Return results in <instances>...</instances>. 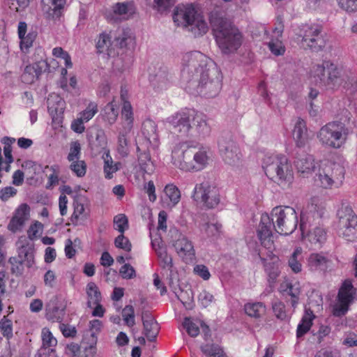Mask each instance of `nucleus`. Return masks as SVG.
I'll use <instances>...</instances> for the list:
<instances>
[{
	"instance_id": "50",
	"label": "nucleus",
	"mask_w": 357,
	"mask_h": 357,
	"mask_svg": "<svg viewBox=\"0 0 357 357\" xmlns=\"http://www.w3.org/2000/svg\"><path fill=\"white\" fill-rule=\"evenodd\" d=\"M97 112V105L91 102L89 104L86 108L79 114L80 116L79 118L82 119L84 122H87L90 119H91Z\"/></svg>"
},
{
	"instance_id": "48",
	"label": "nucleus",
	"mask_w": 357,
	"mask_h": 357,
	"mask_svg": "<svg viewBox=\"0 0 357 357\" xmlns=\"http://www.w3.org/2000/svg\"><path fill=\"white\" fill-rule=\"evenodd\" d=\"M113 162L112 160V158L109 155V153L106 154V158H105V165H104V172L105 173V177L107 178H112V174L116 172L119 169V163H116L112 165Z\"/></svg>"
},
{
	"instance_id": "37",
	"label": "nucleus",
	"mask_w": 357,
	"mask_h": 357,
	"mask_svg": "<svg viewBox=\"0 0 357 357\" xmlns=\"http://www.w3.org/2000/svg\"><path fill=\"white\" fill-rule=\"evenodd\" d=\"M327 259L317 253L310 255L308 264L312 270H324L326 268Z\"/></svg>"
},
{
	"instance_id": "13",
	"label": "nucleus",
	"mask_w": 357,
	"mask_h": 357,
	"mask_svg": "<svg viewBox=\"0 0 357 357\" xmlns=\"http://www.w3.org/2000/svg\"><path fill=\"white\" fill-rule=\"evenodd\" d=\"M299 36L302 38L303 46L312 52L321 51L326 45V36L322 33V29L317 25L303 26L301 29Z\"/></svg>"
},
{
	"instance_id": "34",
	"label": "nucleus",
	"mask_w": 357,
	"mask_h": 357,
	"mask_svg": "<svg viewBox=\"0 0 357 357\" xmlns=\"http://www.w3.org/2000/svg\"><path fill=\"white\" fill-rule=\"evenodd\" d=\"M138 162L141 170L144 173L150 174L153 172L154 165L149 151H144L138 155Z\"/></svg>"
},
{
	"instance_id": "54",
	"label": "nucleus",
	"mask_w": 357,
	"mask_h": 357,
	"mask_svg": "<svg viewBox=\"0 0 357 357\" xmlns=\"http://www.w3.org/2000/svg\"><path fill=\"white\" fill-rule=\"evenodd\" d=\"M122 316L123 320L128 326H132L135 324V311L134 307L132 305H126L123 311Z\"/></svg>"
},
{
	"instance_id": "39",
	"label": "nucleus",
	"mask_w": 357,
	"mask_h": 357,
	"mask_svg": "<svg viewBox=\"0 0 357 357\" xmlns=\"http://www.w3.org/2000/svg\"><path fill=\"white\" fill-rule=\"evenodd\" d=\"M310 226L307 225L306 230L305 231V233H307L309 241L312 243H322L325 241L326 238V233L325 230L320 227H315L313 231H309L308 227Z\"/></svg>"
},
{
	"instance_id": "47",
	"label": "nucleus",
	"mask_w": 357,
	"mask_h": 357,
	"mask_svg": "<svg viewBox=\"0 0 357 357\" xmlns=\"http://www.w3.org/2000/svg\"><path fill=\"white\" fill-rule=\"evenodd\" d=\"M114 229L118 230L121 234H123L126 229L128 228V220L126 215L119 214L114 218Z\"/></svg>"
},
{
	"instance_id": "41",
	"label": "nucleus",
	"mask_w": 357,
	"mask_h": 357,
	"mask_svg": "<svg viewBox=\"0 0 357 357\" xmlns=\"http://www.w3.org/2000/svg\"><path fill=\"white\" fill-rule=\"evenodd\" d=\"M122 118L126 121L127 127L125 130L130 132L133 123V113L132 109V106L130 103L128 101H125L123 105L122 111H121Z\"/></svg>"
},
{
	"instance_id": "6",
	"label": "nucleus",
	"mask_w": 357,
	"mask_h": 357,
	"mask_svg": "<svg viewBox=\"0 0 357 357\" xmlns=\"http://www.w3.org/2000/svg\"><path fill=\"white\" fill-rule=\"evenodd\" d=\"M176 151L173 152L174 163L181 169L198 172L203 169L210 160L208 149L206 147H188L176 158Z\"/></svg>"
},
{
	"instance_id": "22",
	"label": "nucleus",
	"mask_w": 357,
	"mask_h": 357,
	"mask_svg": "<svg viewBox=\"0 0 357 357\" xmlns=\"http://www.w3.org/2000/svg\"><path fill=\"white\" fill-rule=\"evenodd\" d=\"M294 163L298 172L303 174L304 176L312 173L315 169L313 156L304 152L297 153Z\"/></svg>"
},
{
	"instance_id": "59",
	"label": "nucleus",
	"mask_w": 357,
	"mask_h": 357,
	"mask_svg": "<svg viewBox=\"0 0 357 357\" xmlns=\"http://www.w3.org/2000/svg\"><path fill=\"white\" fill-rule=\"evenodd\" d=\"M176 0H153L154 8L158 12H164L172 8Z\"/></svg>"
},
{
	"instance_id": "64",
	"label": "nucleus",
	"mask_w": 357,
	"mask_h": 357,
	"mask_svg": "<svg viewBox=\"0 0 357 357\" xmlns=\"http://www.w3.org/2000/svg\"><path fill=\"white\" fill-rule=\"evenodd\" d=\"M213 296L206 290L202 291L198 296L199 301L204 307H208L213 302Z\"/></svg>"
},
{
	"instance_id": "16",
	"label": "nucleus",
	"mask_w": 357,
	"mask_h": 357,
	"mask_svg": "<svg viewBox=\"0 0 357 357\" xmlns=\"http://www.w3.org/2000/svg\"><path fill=\"white\" fill-rule=\"evenodd\" d=\"M169 235L172 245L179 257L186 261L191 260L195 256L192 243L176 228L169 230Z\"/></svg>"
},
{
	"instance_id": "10",
	"label": "nucleus",
	"mask_w": 357,
	"mask_h": 357,
	"mask_svg": "<svg viewBox=\"0 0 357 357\" xmlns=\"http://www.w3.org/2000/svg\"><path fill=\"white\" fill-rule=\"evenodd\" d=\"M218 149L223 161L231 167H238L242 162V154L229 133L222 134L218 139Z\"/></svg>"
},
{
	"instance_id": "21",
	"label": "nucleus",
	"mask_w": 357,
	"mask_h": 357,
	"mask_svg": "<svg viewBox=\"0 0 357 357\" xmlns=\"http://www.w3.org/2000/svg\"><path fill=\"white\" fill-rule=\"evenodd\" d=\"M22 238V237L17 242L19 245L17 257L22 259L28 268H31L34 264V247L33 243L28 242L25 238L23 243Z\"/></svg>"
},
{
	"instance_id": "11",
	"label": "nucleus",
	"mask_w": 357,
	"mask_h": 357,
	"mask_svg": "<svg viewBox=\"0 0 357 357\" xmlns=\"http://www.w3.org/2000/svg\"><path fill=\"white\" fill-rule=\"evenodd\" d=\"M194 109H186L172 114L165 119L168 128L174 134L188 137L192 129V118Z\"/></svg>"
},
{
	"instance_id": "42",
	"label": "nucleus",
	"mask_w": 357,
	"mask_h": 357,
	"mask_svg": "<svg viewBox=\"0 0 357 357\" xmlns=\"http://www.w3.org/2000/svg\"><path fill=\"white\" fill-rule=\"evenodd\" d=\"M166 196L169 199L172 206L177 204L181 199V192L174 184H167L164 190Z\"/></svg>"
},
{
	"instance_id": "63",
	"label": "nucleus",
	"mask_w": 357,
	"mask_h": 357,
	"mask_svg": "<svg viewBox=\"0 0 357 357\" xmlns=\"http://www.w3.org/2000/svg\"><path fill=\"white\" fill-rule=\"evenodd\" d=\"M119 273L123 279H132L136 276L135 270L130 264L123 265Z\"/></svg>"
},
{
	"instance_id": "15",
	"label": "nucleus",
	"mask_w": 357,
	"mask_h": 357,
	"mask_svg": "<svg viewBox=\"0 0 357 357\" xmlns=\"http://www.w3.org/2000/svg\"><path fill=\"white\" fill-rule=\"evenodd\" d=\"M356 295V289L349 280H345L339 289L337 302L333 307V314L342 317L349 310V305L353 303Z\"/></svg>"
},
{
	"instance_id": "56",
	"label": "nucleus",
	"mask_w": 357,
	"mask_h": 357,
	"mask_svg": "<svg viewBox=\"0 0 357 357\" xmlns=\"http://www.w3.org/2000/svg\"><path fill=\"white\" fill-rule=\"evenodd\" d=\"M114 245L116 248L130 252L132 248V244L129 239L123 234L119 235L114 240Z\"/></svg>"
},
{
	"instance_id": "2",
	"label": "nucleus",
	"mask_w": 357,
	"mask_h": 357,
	"mask_svg": "<svg viewBox=\"0 0 357 357\" xmlns=\"http://www.w3.org/2000/svg\"><path fill=\"white\" fill-rule=\"evenodd\" d=\"M210 22L218 47L225 54L234 53L242 44V34L226 18L218 13H212Z\"/></svg>"
},
{
	"instance_id": "25",
	"label": "nucleus",
	"mask_w": 357,
	"mask_h": 357,
	"mask_svg": "<svg viewBox=\"0 0 357 357\" xmlns=\"http://www.w3.org/2000/svg\"><path fill=\"white\" fill-rule=\"evenodd\" d=\"M293 136L298 147H303L307 143L309 137L306 123L302 119H297L293 130Z\"/></svg>"
},
{
	"instance_id": "43",
	"label": "nucleus",
	"mask_w": 357,
	"mask_h": 357,
	"mask_svg": "<svg viewBox=\"0 0 357 357\" xmlns=\"http://www.w3.org/2000/svg\"><path fill=\"white\" fill-rule=\"evenodd\" d=\"M264 269L268 275L269 283H274L280 274L277 263L275 261L266 262L264 264Z\"/></svg>"
},
{
	"instance_id": "24",
	"label": "nucleus",
	"mask_w": 357,
	"mask_h": 357,
	"mask_svg": "<svg viewBox=\"0 0 357 357\" xmlns=\"http://www.w3.org/2000/svg\"><path fill=\"white\" fill-rule=\"evenodd\" d=\"M43 10L52 20L59 19L66 4V0H42Z\"/></svg>"
},
{
	"instance_id": "29",
	"label": "nucleus",
	"mask_w": 357,
	"mask_h": 357,
	"mask_svg": "<svg viewBox=\"0 0 357 357\" xmlns=\"http://www.w3.org/2000/svg\"><path fill=\"white\" fill-rule=\"evenodd\" d=\"M326 172L329 174L333 183H342L344 177V168L338 163H329L325 166Z\"/></svg>"
},
{
	"instance_id": "20",
	"label": "nucleus",
	"mask_w": 357,
	"mask_h": 357,
	"mask_svg": "<svg viewBox=\"0 0 357 357\" xmlns=\"http://www.w3.org/2000/svg\"><path fill=\"white\" fill-rule=\"evenodd\" d=\"M192 118V126L195 129L197 135L199 137L205 138L209 136L211 128L208 122L207 116L201 113L194 110V114Z\"/></svg>"
},
{
	"instance_id": "60",
	"label": "nucleus",
	"mask_w": 357,
	"mask_h": 357,
	"mask_svg": "<svg viewBox=\"0 0 357 357\" xmlns=\"http://www.w3.org/2000/svg\"><path fill=\"white\" fill-rule=\"evenodd\" d=\"M301 254V251L296 249L290 257L288 264L289 267L294 273H299L301 271V264L297 259V256Z\"/></svg>"
},
{
	"instance_id": "32",
	"label": "nucleus",
	"mask_w": 357,
	"mask_h": 357,
	"mask_svg": "<svg viewBox=\"0 0 357 357\" xmlns=\"http://www.w3.org/2000/svg\"><path fill=\"white\" fill-rule=\"evenodd\" d=\"M314 318L312 311L310 310H305V314L302 318L301 322L298 324L296 331L298 337H301L305 334L312 326V321Z\"/></svg>"
},
{
	"instance_id": "27",
	"label": "nucleus",
	"mask_w": 357,
	"mask_h": 357,
	"mask_svg": "<svg viewBox=\"0 0 357 357\" xmlns=\"http://www.w3.org/2000/svg\"><path fill=\"white\" fill-rule=\"evenodd\" d=\"M86 292L88 297L87 306L90 308L93 307L95 304L101 302V293L93 282H90L86 285Z\"/></svg>"
},
{
	"instance_id": "45",
	"label": "nucleus",
	"mask_w": 357,
	"mask_h": 357,
	"mask_svg": "<svg viewBox=\"0 0 357 357\" xmlns=\"http://www.w3.org/2000/svg\"><path fill=\"white\" fill-rule=\"evenodd\" d=\"M159 259L161 260V266L162 268H167L169 271L172 270L173 259L171 255H169L167 250L164 248H155Z\"/></svg>"
},
{
	"instance_id": "44",
	"label": "nucleus",
	"mask_w": 357,
	"mask_h": 357,
	"mask_svg": "<svg viewBox=\"0 0 357 357\" xmlns=\"http://www.w3.org/2000/svg\"><path fill=\"white\" fill-rule=\"evenodd\" d=\"M128 132L127 130L125 132H120L118 138V146L117 150L119 153L122 157H126L129 153L128 140L126 137V133Z\"/></svg>"
},
{
	"instance_id": "53",
	"label": "nucleus",
	"mask_w": 357,
	"mask_h": 357,
	"mask_svg": "<svg viewBox=\"0 0 357 357\" xmlns=\"http://www.w3.org/2000/svg\"><path fill=\"white\" fill-rule=\"evenodd\" d=\"M70 169L79 177L85 175L86 171V165L83 160H74L70 165Z\"/></svg>"
},
{
	"instance_id": "23",
	"label": "nucleus",
	"mask_w": 357,
	"mask_h": 357,
	"mask_svg": "<svg viewBox=\"0 0 357 357\" xmlns=\"http://www.w3.org/2000/svg\"><path fill=\"white\" fill-rule=\"evenodd\" d=\"M275 222L272 220L271 215L268 214H262L261 216L260 223L257 229V235L261 244L265 243L272 236L273 229H275Z\"/></svg>"
},
{
	"instance_id": "17",
	"label": "nucleus",
	"mask_w": 357,
	"mask_h": 357,
	"mask_svg": "<svg viewBox=\"0 0 357 357\" xmlns=\"http://www.w3.org/2000/svg\"><path fill=\"white\" fill-rule=\"evenodd\" d=\"M66 305L61 299L53 296L45 306V317L52 322L61 323L65 315Z\"/></svg>"
},
{
	"instance_id": "52",
	"label": "nucleus",
	"mask_w": 357,
	"mask_h": 357,
	"mask_svg": "<svg viewBox=\"0 0 357 357\" xmlns=\"http://www.w3.org/2000/svg\"><path fill=\"white\" fill-rule=\"evenodd\" d=\"M272 309L275 317L280 319L284 320L287 318V312L284 304L280 301H275L272 303Z\"/></svg>"
},
{
	"instance_id": "12",
	"label": "nucleus",
	"mask_w": 357,
	"mask_h": 357,
	"mask_svg": "<svg viewBox=\"0 0 357 357\" xmlns=\"http://www.w3.org/2000/svg\"><path fill=\"white\" fill-rule=\"evenodd\" d=\"M326 208L325 202L317 197L311 199L305 211L301 213L300 229L303 235L307 225L312 226L319 224V220L323 218Z\"/></svg>"
},
{
	"instance_id": "61",
	"label": "nucleus",
	"mask_w": 357,
	"mask_h": 357,
	"mask_svg": "<svg viewBox=\"0 0 357 357\" xmlns=\"http://www.w3.org/2000/svg\"><path fill=\"white\" fill-rule=\"evenodd\" d=\"M339 6L348 13L357 11V0H337Z\"/></svg>"
},
{
	"instance_id": "3",
	"label": "nucleus",
	"mask_w": 357,
	"mask_h": 357,
	"mask_svg": "<svg viewBox=\"0 0 357 357\" xmlns=\"http://www.w3.org/2000/svg\"><path fill=\"white\" fill-rule=\"evenodd\" d=\"M311 76L315 83L328 90H337L348 84L349 79L345 71L329 60L315 64L311 69Z\"/></svg>"
},
{
	"instance_id": "5",
	"label": "nucleus",
	"mask_w": 357,
	"mask_h": 357,
	"mask_svg": "<svg viewBox=\"0 0 357 357\" xmlns=\"http://www.w3.org/2000/svg\"><path fill=\"white\" fill-rule=\"evenodd\" d=\"M173 20L178 26L188 28L195 37L202 36L208 31L206 22L192 5L176 6Z\"/></svg>"
},
{
	"instance_id": "9",
	"label": "nucleus",
	"mask_w": 357,
	"mask_h": 357,
	"mask_svg": "<svg viewBox=\"0 0 357 357\" xmlns=\"http://www.w3.org/2000/svg\"><path fill=\"white\" fill-rule=\"evenodd\" d=\"M339 233L349 241L357 239V215L347 202H342L337 213Z\"/></svg>"
},
{
	"instance_id": "58",
	"label": "nucleus",
	"mask_w": 357,
	"mask_h": 357,
	"mask_svg": "<svg viewBox=\"0 0 357 357\" xmlns=\"http://www.w3.org/2000/svg\"><path fill=\"white\" fill-rule=\"evenodd\" d=\"M37 36V33L35 31H30L26 36H24L22 38H20V47L22 50H28L33 45Z\"/></svg>"
},
{
	"instance_id": "31",
	"label": "nucleus",
	"mask_w": 357,
	"mask_h": 357,
	"mask_svg": "<svg viewBox=\"0 0 357 357\" xmlns=\"http://www.w3.org/2000/svg\"><path fill=\"white\" fill-rule=\"evenodd\" d=\"M167 283L172 290L176 294L177 298L185 305L186 301H184L183 296V290L179 287L178 280L176 276V273H174L173 270L169 271V275L167 277Z\"/></svg>"
},
{
	"instance_id": "7",
	"label": "nucleus",
	"mask_w": 357,
	"mask_h": 357,
	"mask_svg": "<svg viewBox=\"0 0 357 357\" xmlns=\"http://www.w3.org/2000/svg\"><path fill=\"white\" fill-rule=\"evenodd\" d=\"M345 122L346 120L332 121L321 127L317 135L320 142L324 146L340 148L349 133Z\"/></svg>"
},
{
	"instance_id": "30",
	"label": "nucleus",
	"mask_w": 357,
	"mask_h": 357,
	"mask_svg": "<svg viewBox=\"0 0 357 357\" xmlns=\"http://www.w3.org/2000/svg\"><path fill=\"white\" fill-rule=\"evenodd\" d=\"M156 128L155 123L149 119L146 120L142 124V133L150 143L157 142L158 139Z\"/></svg>"
},
{
	"instance_id": "38",
	"label": "nucleus",
	"mask_w": 357,
	"mask_h": 357,
	"mask_svg": "<svg viewBox=\"0 0 357 357\" xmlns=\"http://www.w3.org/2000/svg\"><path fill=\"white\" fill-rule=\"evenodd\" d=\"M201 350L208 357H227L222 349L218 344H207L202 346Z\"/></svg>"
},
{
	"instance_id": "36",
	"label": "nucleus",
	"mask_w": 357,
	"mask_h": 357,
	"mask_svg": "<svg viewBox=\"0 0 357 357\" xmlns=\"http://www.w3.org/2000/svg\"><path fill=\"white\" fill-rule=\"evenodd\" d=\"M314 182L317 185L324 188H329L334 183L333 180L326 172L325 167L319 169V172L314 176Z\"/></svg>"
},
{
	"instance_id": "57",
	"label": "nucleus",
	"mask_w": 357,
	"mask_h": 357,
	"mask_svg": "<svg viewBox=\"0 0 357 357\" xmlns=\"http://www.w3.org/2000/svg\"><path fill=\"white\" fill-rule=\"evenodd\" d=\"M81 146L78 142H73L70 144V152L68 155V160L70 162L79 160L80 156Z\"/></svg>"
},
{
	"instance_id": "19",
	"label": "nucleus",
	"mask_w": 357,
	"mask_h": 357,
	"mask_svg": "<svg viewBox=\"0 0 357 357\" xmlns=\"http://www.w3.org/2000/svg\"><path fill=\"white\" fill-rule=\"evenodd\" d=\"M142 320L144 334L149 341H155L160 330L158 322L149 310H143L142 312Z\"/></svg>"
},
{
	"instance_id": "28",
	"label": "nucleus",
	"mask_w": 357,
	"mask_h": 357,
	"mask_svg": "<svg viewBox=\"0 0 357 357\" xmlns=\"http://www.w3.org/2000/svg\"><path fill=\"white\" fill-rule=\"evenodd\" d=\"M113 15L122 16L123 19L126 20L135 12L133 3L130 1L116 3L112 6Z\"/></svg>"
},
{
	"instance_id": "51",
	"label": "nucleus",
	"mask_w": 357,
	"mask_h": 357,
	"mask_svg": "<svg viewBox=\"0 0 357 357\" xmlns=\"http://www.w3.org/2000/svg\"><path fill=\"white\" fill-rule=\"evenodd\" d=\"M8 261L11 264L12 273L16 275H21L23 273L24 262L22 259H19L17 257H12Z\"/></svg>"
},
{
	"instance_id": "35",
	"label": "nucleus",
	"mask_w": 357,
	"mask_h": 357,
	"mask_svg": "<svg viewBox=\"0 0 357 357\" xmlns=\"http://www.w3.org/2000/svg\"><path fill=\"white\" fill-rule=\"evenodd\" d=\"M64 101L57 95L50 96L47 99V107L49 112L54 114L62 113Z\"/></svg>"
},
{
	"instance_id": "49",
	"label": "nucleus",
	"mask_w": 357,
	"mask_h": 357,
	"mask_svg": "<svg viewBox=\"0 0 357 357\" xmlns=\"http://www.w3.org/2000/svg\"><path fill=\"white\" fill-rule=\"evenodd\" d=\"M111 45V40L109 35L102 33L99 35L96 43V49L98 53H102L107 50Z\"/></svg>"
},
{
	"instance_id": "33",
	"label": "nucleus",
	"mask_w": 357,
	"mask_h": 357,
	"mask_svg": "<svg viewBox=\"0 0 357 357\" xmlns=\"http://www.w3.org/2000/svg\"><path fill=\"white\" fill-rule=\"evenodd\" d=\"M245 313L255 318H259L266 312V306L261 302H257L253 303H247L244 306Z\"/></svg>"
},
{
	"instance_id": "4",
	"label": "nucleus",
	"mask_w": 357,
	"mask_h": 357,
	"mask_svg": "<svg viewBox=\"0 0 357 357\" xmlns=\"http://www.w3.org/2000/svg\"><path fill=\"white\" fill-rule=\"evenodd\" d=\"M263 168L266 175L282 188L289 187L294 181L291 165L284 155L266 157Z\"/></svg>"
},
{
	"instance_id": "62",
	"label": "nucleus",
	"mask_w": 357,
	"mask_h": 357,
	"mask_svg": "<svg viewBox=\"0 0 357 357\" xmlns=\"http://www.w3.org/2000/svg\"><path fill=\"white\" fill-rule=\"evenodd\" d=\"M4 318L0 321V328L4 337L8 339L13 336L12 321Z\"/></svg>"
},
{
	"instance_id": "26",
	"label": "nucleus",
	"mask_w": 357,
	"mask_h": 357,
	"mask_svg": "<svg viewBox=\"0 0 357 357\" xmlns=\"http://www.w3.org/2000/svg\"><path fill=\"white\" fill-rule=\"evenodd\" d=\"M149 80L155 88L162 89L165 87L168 83V73L166 68L160 67L156 72H151Z\"/></svg>"
},
{
	"instance_id": "14",
	"label": "nucleus",
	"mask_w": 357,
	"mask_h": 357,
	"mask_svg": "<svg viewBox=\"0 0 357 357\" xmlns=\"http://www.w3.org/2000/svg\"><path fill=\"white\" fill-rule=\"evenodd\" d=\"M194 200L200 202L208 208H213L220 202L218 189L208 181L197 184L192 195Z\"/></svg>"
},
{
	"instance_id": "18",
	"label": "nucleus",
	"mask_w": 357,
	"mask_h": 357,
	"mask_svg": "<svg viewBox=\"0 0 357 357\" xmlns=\"http://www.w3.org/2000/svg\"><path fill=\"white\" fill-rule=\"evenodd\" d=\"M49 64L45 60H40L25 67L21 76L22 81L26 84H32L38 80L43 72L49 70Z\"/></svg>"
},
{
	"instance_id": "55",
	"label": "nucleus",
	"mask_w": 357,
	"mask_h": 357,
	"mask_svg": "<svg viewBox=\"0 0 357 357\" xmlns=\"http://www.w3.org/2000/svg\"><path fill=\"white\" fill-rule=\"evenodd\" d=\"M183 327L186 329L187 333L191 337H196L199 333V328L198 326L192 322L188 317H185L183 322Z\"/></svg>"
},
{
	"instance_id": "46",
	"label": "nucleus",
	"mask_w": 357,
	"mask_h": 357,
	"mask_svg": "<svg viewBox=\"0 0 357 357\" xmlns=\"http://www.w3.org/2000/svg\"><path fill=\"white\" fill-rule=\"evenodd\" d=\"M43 346L41 348L54 347L57 344V340L53 336L52 332L47 328L42 330Z\"/></svg>"
},
{
	"instance_id": "1",
	"label": "nucleus",
	"mask_w": 357,
	"mask_h": 357,
	"mask_svg": "<svg viewBox=\"0 0 357 357\" xmlns=\"http://www.w3.org/2000/svg\"><path fill=\"white\" fill-rule=\"evenodd\" d=\"M181 79L185 90L194 95L215 97L222 87V76L215 62L199 51L185 54Z\"/></svg>"
},
{
	"instance_id": "8",
	"label": "nucleus",
	"mask_w": 357,
	"mask_h": 357,
	"mask_svg": "<svg viewBox=\"0 0 357 357\" xmlns=\"http://www.w3.org/2000/svg\"><path fill=\"white\" fill-rule=\"evenodd\" d=\"M275 230L282 235H289L296 229L298 215L295 209L290 206H276L271 211Z\"/></svg>"
},
{
	"instance_id": "40",
	"label": "nucleus",
	"mask_w": 357,
	"mask_h": 357,
	"mask_svg": "<svg viewBox=\"0 0 357 357\" xmlns=\"http://www.w3.org/2000/svg\"><path fill=\"white\" fill-rule=\"evenodd\" d=\"M118 114V109L112 102L108 103L103 109V119L110 125L116 121Z\"/></svg>"
}]
</instances>
